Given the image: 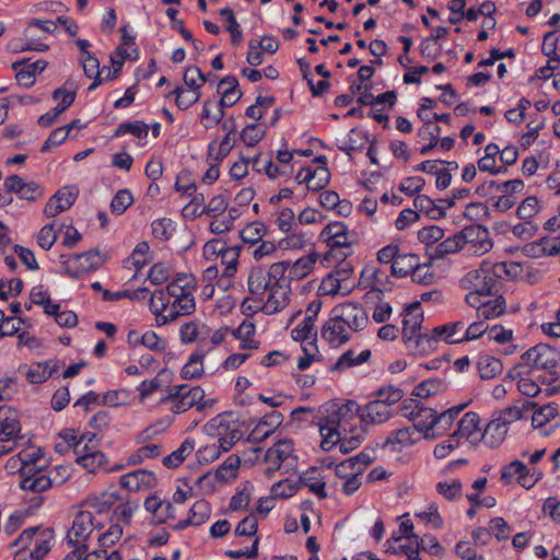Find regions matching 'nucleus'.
I'll use <instances>...</instances> for the list:
<instances>
[{"instance_id": "nucleus-1", "label": "nucleus", "mask_w": 560, "mask_h": 560, "mask_svg": "<svg viewBox=\"0 0 560 560\" xmlns=\"http://www.w3.org/2000/svg\"><path fill=\"white\" fill-rule=\"evenodd\" d=\"M369 323V316L359 303L347 302L336 305L329 318L322 327V338L331 347H340L362 331Z\"/></svg>"}, {"instance_id": "nucleus-2", "label": "nucleus", "mask_w": 560, "mask_h": 560, "mask_svg": "<svg viewBox=\"0 0 560 560\" xmlns=\"http://www.w3.org/2000/svg\"><path fill=\"white\" fill-rule=\"evenodd\" d=\"M359 405L355 401H348L332 410L319 423V432L323 438L322 448L331 450L341 443L342 438L354 435V429H363L359 417Z\"/></svg>"}, {"instance_id": "nucleus-3", "label": "nucleus", "mask_w": 560, "mask_h": 560, "mask_svg": "<svg viewBox=\"0 0 560 560\" xmlns=\"http://www.w3.org/2000/svg\"><path fill=\"white\" fill-rule=\"evenodd\" d=\"M523 265H525L524 261H512L510 264L504 261L494 264L482 261L478 269L468 271L460 279V288L476 293L494 295L499 292V288L501 287L498 278H500L502 273L516 277Z\"/></svg>"}, {"instance_id": "nucleus-4", "label": "nucleus", "mask_w": 560, "mask_h": 560, "mask_svg": "<svg viewBox=\"0 0 560 560\" xmlns=\"http://www.w3.org/2000/svg\"><path fill=\"white\" fill-rule=\"evenodd\" d=\"M460 247H427L428 262H421L417 254L408 252L407 247H400L395 261L390 265L392 273L398 277L411 275L412 280L418 283H429L432 275L427 272L428 264L440 266L448 254H455Z\"/></svg>"}, {"instance_id": "nucleus-5", "label": "nucleus", "mask_w": 560, "mask_h": 560, "mask_svg": "<svg viewBox=\"0 0 560 560\" xmlns=\"http://www.w3.org/2000/svg\"><path fill=\"white\" fill-rule=\"evenodd\" d=\"M203 397L205 390L200 386L183 384L172 386L161 402L170 404V410L174 413L186 412L192 407L202 411L213 406L212 400H203Z\"/></svg>"}, {"instance_id": "nucleus-6", "label": "nucleus", "mask_w": 560, "mask_h": 560, "mask_svg": "<svg viewBox=\"0 0 560 560\" xmlns=\"http://www.w3.org/2000/svg\"><path fill=\"white\" fill-rule=\"evenodd\" d=\"M206 430L214 439L213 442L221 444L223 452H228L243 435L237 420L231 412L211 419L206 424Z\"/></svg>"}, {"instance_id": "nucleus-7", "label": "nucleus", "mask_w": 560, "mask_h": 560, "mask_svg": "<svg viewBox=\"0 0 560 560\" xmlns=\"http://www.w3.org/2000/svg\"><path fill=\"white\" fill-rule=\"evenodd\" d=\"M95 526L92 511L82 510L77 513L71 528L67 533L68 542L75 547L73 555L77 556V560H82V557L86 553L88 546L85 541Z\"/></svg>"}, {"instance_id": "nucleus-8", "label": "nucleus", "mask_w": 560, "mask_h": 560, "mask_svg": "<svg viewBox=\"0 0 560 560\" xmlns=\"http://www.w3.org/2000/svg\"><path fill=\"white\" fill-rule=\"evenodd\" d=\"M42 31L46 35L55 34L57 31V21L51 20H39L32 19L27 23V26L24 30V37L26 43L24 45H19L18 43H10L9 47L12 51H46L48 49V45L40 42L42 37L37 36L36 31Z\"/></svg>"}, {"instance_id": "nucleus-9", "label": "nucleus", "mask_w": 560, "mask_h": 560, "mask_svg": "<svg viewBox=\"0 0 560 560\" xmlns=\"http://www.w3.org/2000/svg\"><path fill=\"white\" fill-rule=\"evenodd\" d=\"M273 288L262 296L261 311L265 314H276L284 310L290 302L291 288L287 277H282V271L277 267L273 275Z\"/></svg>"}, {"instance_id": "nucleus-10", "label": "nucleus", "mask_w": 560, "mask_h": 560, "mask_svg": "<svg viewBox=\"0 0 560 560\" xmlns=\"http://www.w3.org/2000/svg\"><path fill=\"white\" fill-rule=\"evenodd\" d=\"M60 262L72 278H79L98 268L103 260L98 252L91 248L79 254H61Z\"/></svg>"}, {"instance_id": "nucleus-11", "label": "nucleus", "mask_w": 560, "mask_h": 560, "mask_svg": "<svg viewBox=\"0 0 560 560\" xmlns=\"http://www.w3.org/2000/svg\"><path fill=\"white\" fill-rule=\"evenodd\" d=\"M267 477H271L276 471L284 468L288 471L293 467L295 458L293 457V443L291 440H280L265 453Z\"/></svg>"}, {"instance_id": "nucleus-12", "label": "nucleus", "mask_w": 560, "mask_h": 560, "mask_svg": "<svg viewBox=\"0 0 560 560\" xmlns=\"http://www.w3.org/2000/svg\"><path fill=\"white\" fill-rule=\"evenodd\" d=\"M521 360L525 366L546 370L553 375L552 370L557 368L560 362V353L546 343H539L524 352Z\"/></svg>"}, {"instance_id": "nucleus-13", "label": "nucleus", "mask_w": 560, "mask_h": 560, "mask_svg": "<svg viewBox=\"0 0 560 560\" xmlns=\"http://www.w3.org/2000/svg\"><path fill=\"white\" fill-rule=\"evenodd\" d=\"M279 267L282 271V277H285L288 269L287 261L275 262L270 266L269 270L266 271L260 267L252 268L247 279L248 290L253 295L265 296L273 288V275L275 269Z\"/></svg>"}, {"instance_id": "nucleus-14", "label": "nucleus", "mask_w": 560, "mask_h": 560, "mask_svg": "<svg viewBox=\"0 0 560 560\" xmlns=\"http://www.w3.org/2000/svg\"><path fill=\"white\" fill-rule=\"evenodd\" d=\"M241 248L242 247H222L215 253V260H219L217 264L221 272L215 284L222 291H226L232 285V278L237 271Z\"/></svg>"}, {"instance_id": "nucleus-15", "label": "nucleus", "mask_w": 560, "mask_h": 560, "mask_svg": "<svg viewBox=\"0 0 560 560\" xmlns=\"http://www.w3.org/2000/svg\"><path fill=\"white\" fill-rule=\"evenodd\" d=\"M384 273L381 269L368 265L361 271L359 284L365 289H370L365 294V301H382V291L385 285Z\"/></svg>"}, {"instance_id": "nucleus-16", "label": "nucleus", "mask_w": 560, "mask_h": 560, "mask_svg": "<svg viewBox=\"0 0 560 560\" xmlns=\"http://www.w3.org/2000/svg\"><path fill=\"white\" fill-rule=\"evenodd\" d=\"M78 197L75 186H66L56 191L47 201L44 212L47 217H56L60 212L68 210Z\"/></svg>"}, {"instance_id": "nucleus-17", "label": "nucleus", "mask_w": 560, "mask_h": 560, "mask_svg": "<svg viewBox=\"0 0 560 560\" xmlns=\"http://www.w3.org/2000/svg\"><path fill=\"white\" fill-rule=\"evenodd\" d=\"M322 307L320 300L312 301L305 312L303 322L292 329L291 335L294 340H306L312 339L316 336L317 330L315 327V320Z\"/></svg>"}, {"instance_id": "nucleus-18", "label": "nucleus", "mask_w": 560, "mask_h": 560, "mask_svg": "<svg viewBox=\"0 0 560 560\" xmlns=\"http://www.w3.org/2000/svg\"><path fill=\"white\" fill-rule=\"evenodd\" d=\"M423 312L420 302H413L404 310L402 315V340L408 341L419 332L423 331Z\"/></svg>"}, {"instance_id": "nucleus-19", "label": "nucleus", "mask_w": 560, "mask_h": 560, "mask_svg": "<svg viewBox=\"0 0 560 560\" xmlns=\"http://www.w3.org/2000/svg\"><path fill=\"white\" fill-rule=\"evenodd\" d=\"M8 192H15L21 199L36 200L43 196V187L35 182H24L19 175H11L4 179Z\"/></svg>"}, {"instance_id": "nucleus-20", "label": "nucleus", "mask_w": 560, "mask_h": 560, "mask_svg": "<svg viewBox=\"0 0 560 560\" xmlns=\"http://www.w3.org/2000/svg\"><path fill=\"white\" fill-rule=\"evenodd\" d=\"M21 432L18 411L7 405L0 407V442L16 439Z\"/></svg>"}, {"instance_id": "nucleus-21", "label": "nucleus", "mask_w": 560, "mask_h": 560, "mask_svg": "<svg viewBox=\"0 0 560 560\" xmlns=\"http://www.w3.org/2000/svg\"><path fill=\"white\" fill-rule=\"evenodd\" d=\"M480 418L476 412H467L457 423V430L453 435L459 439H466L471 444L481 442Z\"/></svg>"}, {"instance_id": "nucleus-22", "label": "nucleus", "mask_w": 560, "mask_h": 560, "mask_svg": "<svg viewBox=\"0 0 560 560\" xmlns=\"http://www.w3.org/2000/svg\"><path fill=\"white\" fill-rule=\"evenodd\" d=\"M360 421L365 424H382L392 417V408L383 400H372L362 409L359 407Z\"/></svg>"}, {"instance_id": "nucleus-23", "label": "nucleus", "mask_w": 560, "mask_h": 560, "mask_svg": "<svg viewBox=\"0 0 560 560\" xmlns=\"http://www.w3.org/2000/svg\"><path fill=\"white\" fill-rule=\"evenodd\" d=\"M56 479L45 475L42 469L33 470L26 468L23 478L20 480V488L34 493L44 492L50 489Z\"/></svg>"}, {"instance_id": "nucleus-24", "label": "nucleus", "mask_w": 560, "mask_h": 560, "mask_svg": "<svg viewBox=\"0 0 560 560\" xmlns=\"http://www.w3.org/2000/svg\"><path fill=\"white\" fill-rule=\"evenodd\" d=\"M283 416L279 411H271L270 413L264 416L261 420L256 424V427L249 433L248 440L253 442H260L267 438H269L275 430L282 423Z\"/></svg>"}, {"instance_id": "nucleus-25", "label": "nucleus", "mask_w": 560, "mask_h": 560, "mask_svg": "<svg viewBox=\"0 0 560 560\" xmlns=\"http://www.w3.org/2000/svg\"><path fill=\"white\" fill-rule=\"evenodd\" d=\"M439 340H441L440 335L434 334L433 329L430 331L423 330L413 338H409L405 345L410 351L428 354L435 350Z\"/></svg>"}, {"instance_id": "nucleus-26", "label": "nucleus", "mask_w": 560, "mask_h": 560, "mask_svg": "<svg viewBox=\"0 0 560 560\" xmlns=\"http://www.w3.org/2000/svg\"><path fill=\"white\" fill-rule=\"evenodd\" d=\"M319 254L312 252L308 255L296 259L293 264L288 262V276L289 282L291 280H301L308 276L313 270L315 264L318 261Z\"/></svg>"}, {"instance_id": "nucleus-27", "label": "nucleus", "mask_w": 560, "mask_h": 560, "mask_svg": "<svg viewBox=\"0 0 560 560\" xmlns=\"http://www.w3.org/2000/svg\"><path fill=\"white\" fill-rule=\"evenodd\" d=\"M119 482L128 490L138 491L142 488H151L155 483V477L151 471L138 469L121 476Z\"/></svg>"}, {"instance_id": "nucleus-28", "label": "nucleus", "mask_w": 560, "mask_h": 560, "mask_svg": "<svg viewBox=\"0 0 560 560\" xmlns=\"http://www.w3.org/2000/svg\"><path fill=\"white\" fill-rule=\"evenodd\" d=\"M508 425L499 417L489 421L481 433V441L490 448L498 447L505 439Z\"/></svg>"}, {"instance_id": "nucleus-29", "label": "nucleus", "mask_w": 560, "mask_h": 560, "mask_svg": "<svg viewBox=\"0 0 560 560\" xmlns=\"http://www.w3.org/2000/svg\"><path fill=\"white\" fill-rule=\"evenodd\" d=\"M466 324L467 320L459 319L438 326L433 328V331L447 343H460L465 342Z\"/></svg>"}, {"instance_id": "nucleus-30", "label": "nucleus", "mask_w": 560, "mask_h": 560, "mask_svg": "<svg viewBox=\"0 0 560 560\" xmlns=\"http://www.w3.org/2000/svg\"><path fill=\"white\" fill-rule=\"evenodd\" d=\"M197 281L192 275H180L166 287L165 293L170 301L194 292Z\"/></svg>"}, {"instance_id": "nucleus-31", "label": "nucleus", "mask_w": 560, "mask_h": 560, "mask_svg": "<svg viewBox=\"0 0 560 560\" xmlns=\"http://www.w3.org/2000/svg\"><path fill=\"white\" fill-rule=\"evenodd\" d=\"M122 536V528L120 525H112L104 534L98 537L100 547L102 549L88 553L84 560H98L102 553H106V548L115 545Z\"/></svg>"}, {"instance_id": "nucleus-32", "label": "nucleus", "mask_w": 560, "mask_h": 560, "mask_svg": "<svg viewBox=\"0 0 560 560\" xmlns=\"http://www.w3.org/2000/svg\"><path fill=\"white\" fill-rule=\"evenodd\" d=\"M420 439V435L415 430V428L406 427L398 430L393 431L387 439L385 440L384 446L392 445L393 450H396L395 446L406 447L415 444Z\"/></svg>"}, {"instance_id": "nucleus-33", "label": "nucleus", "mask_w": 560, "mask_h": 560, "mask_svg": "<svg viewBox=\"0 0 560 560\" xmlns=\"http://www.w3.org/2000/svg\"><path fill=\"white\" fill-rule=\"evenodd\" d=\"M172 301H170L168 295L164 290H155L150 299V310L156 316L158 323L164 325L171 319L165 317L170 313L168 306H171Z\"/></svg>"}, {"instance_id": "nucleus-34", "label": "nucleus", "mask_w": 560, "mask_h": 560, "mask_svg": "<svg viewBox=\"0 0 560 560\" xmlns=\"http://www.w3.org/2000/svg\"><path fill=\"white\" fill-rule=\"evenodd\" d=\"M170 313L165 315L168 319L175 320L179 316L191 314L196 310V302L192 292L184 294L182 298L172 300L168 306Z\"/></svg>"}, {"instance_id": "nucleus-35", "label": "nucleus", "mask_w": 560, "mask_h": 560, "mask_svg": "<svg viewBox=\"0 0 560 560\" xmlns=\"http://www.w3.org/2000/svg\"><path fill=\"white\" fill-rule=\"evenodd\" d=\"M118 495L115 492H103L100 495L89 497L82 502V506L93 510L97 514L108 512L117 502Z\"/></svg>"}, {"instance_id": "nucleus-36", "label": "nucleus", "mask_w": 560, "mask_h": 560, "mask_svg": "<svg viewBox=\"0 0 560 560\" xmlns=\"http://www.w3.org/2000/svg\"><path fill=\"white\" fill-rule=\"evenodd\" d=\"M371 358V351L369 349L363 350L359 354H355L353 350H348L337 360L332 365L331 370L342 372L352 366L360 365L366 362Z\"/></svg>"}, {"instance_id": "nucleus-37", "label": "nucleus", "mask_w": 560, "mask_h": 560, "mask_svg": "<svg viewBox=\"0 0 560 560\" xmlns=\"http://www.w3.org/2000/svg\"><path fill=\"white\" fill-rule=\"evenodd\" d=\"M234 147L231 135H225L218 144L217 139L209 142L207 147V160L223 161Z\"/></svg>"}, {"instance_id": "nucleus-38", "label": "nucleus", "mask_w": 560, "mask_h": 560, "mask_svg": "<svg viewBox=\"0 0 560 560\" xmlns=\"http://www.w3.org/2000/svg\"><path fill=\"white\" fill-rule=\"evenodd\" d=\"M343 282L345 280L330 272L322 280L318 292L322 295H335L337 293L347 295L351 292V289L347 285H343Z\"/></svg>"}, {"instance_id": "nucleus-39", "label": "nucleus", "mask_w": 560, "mask_h": 560, "mask_svg": "<svg viewBox=\"0 0 560 560\" xmlns=\"http://www.w3.org/2000/svg\"><path fill=\"white\" fill-rule=\"evenodd\" d=\"M352 255L351 247H329L323 255H319L318 262L324 268H331L332 271L338 267L345 257Z\"/></svg>"}, {"instance_id": "nucleus-40", "label": "nucleus", "mask_w": 560, "mask_h": 560, "mask_svg": "<svg viewBox=\"0 0 560 560\" xmlns=\"http://www.w3.org/2000/svg\"><path fill=\"white\" fill-rule=\"evenodd\" d=\"M441 127L438 125L421 126L417 136L421 140H428L429 143L419 149L420 154L428 155L439 144Z\"/></svg>"}, {"instance_id": "nucleus-41", "label": "nucleus", "mask_w": 560, "mask_h": 560, "mask_svg": "<svg viewBox=\"0 0 560 560\" xmlns=\"http://www.w3.org/2000/svg\"><path fill=\"white\" fill-rule=\"evenodd\" d=\"M505 310V300L502 296H497L493 300H488L480 304L477 316L478 318L493 319L504 314Z\"/></svg>"}, {"instance_id": "nucleus-42", "label": "nucleus", "mask_w": 560, "mask_h": 560, "mask_svg": "<svg viewBox=\"0 0 560 560\" xmlns=\"http://www.w3.org/2000/svg\"><path fill=\"white\" fill-rule=\"evenodd\" d=\"M194 450L195 441L187 438L177 450L163 458L164 466L167 468L178 467Z\"/></svg>"}, {"instance_id": "nucleus-43", "label": "nucleus", "mask_w": 560, "mask_h": 560, "mask_svg": "<svg viewBox=\"0 0 560 560\" xmlns=\"http://www.w3.org/2000/svg\"><path fill=\"white\" fill-rule=\"evenodd\" d=\"M127 133H130L138 139L147 138L149 133V126L141 120L125 121L117 126L113 137L119 138Z\"/></svg>"}, {"instance_id": "nucleus-44", "label": "nucleus", "mask_w": 560, "mask_h": 560, "mask_svg": "<svg viewBox=\"0 0 560 560\" xmlns=\"http://www.w3.org/2000/svg\"><path fill=\"white\" fill-rule=\"evenodd\" d=\"M435 421H436V410H433L432 408L422 407V409L419 410V416L415 420L412 427L420 435L421 433H424L425 436H428V433L430 430L435 429Z\"/></svg>"}, {"instance_id": "nucleus-45", "label": "nucleus", "mask_w": 560, "mask_h": 560, "mask_svg": "<svg viewBox=\"0 0 560 560\" xmlns=\"http://www.w3.org/2000/svg\"><path fill=\"white\" fill-rule=\"evenodd\" d=\"M235 338L241 340V349H256L258 342L253 340L255 335V325L253 322L245 319L234 331Z\"/></svg>"}, {"instance_id": "nucleus-46", "label": "nucleus", "mask_w": 560, "mask_h": 560, "mask_svg": "<svg viewBox=\"0 0 560 560\" xmlns=\"http://www.w3.org/2000/svg\"><path fill=\"white\" fill-rule=\"evenodd\" d=\"M413 206L417 211L424 212L432 219H440L445 215L441 207H438L435 201L427 195H417L413 199Z\"/></svg>"}, {"instance_id": "nucleus-47", "label": "nucleus", "mask_w": 560, "mask_h": 560, "mask_svg": "<svg viewBox=\"0 0 560 560\" xmlns=\"http://www.w3.org/2000/svg\"><path fill=\"white\" fill-rule=\"evenodd\" d=\"M502 362L494 357L485 355L478 361L479 375L483 380H490L497 376L502 372Z\"/></svg>"}, {"instance_id": "nucleus-48", "label": "nucleus", "mask_w": 560, "mask_h": 560, "mask_svg": "<svg viewBox=\"0 0 560 560\" xmlns=\"http://www.w3.org/2000/svg\"><path fill=\"white\" fill-rule=\"evenodd\" d=\"M203 374V354L195 352L189 357L188 362L183 366L180 375L184 380H195Z\"/></svg>"}, {"instance_id": "nucleus-49", "label": "nucleus", "mask_w": 560, "mask_h": 560, "mask_svg": "<svg viewBox=\"0 0 560 560\" xmlns=\"http://www.w3.org/2000/svg\"><path fill=\"white\" fill-rule=\"evenodd\" d=\"M171 94L175 95V103L178 109L186 110L196 104L201 97V91L185 90L182 86L174 89Z\"/></svg>"}, {"instance_id": "nucleus-50", "label": "nucleus", "mask_w": 560, "mask_h": 560, "mask_svg": "<svg viewBox=\"0 0 560 560\" xmlns=\"http://www.w3.org/2000/svg\"><path fill=\"white\" fill-rule=\"evenodd\" d=\"M153 236L162 242L168 241L176 231V222L170 218L154 220L151 224Z\"/></svg>"}, {"instance_id": "nucleus-51", "label": "nucleus", "mask_w": 560, "mask_h": 560, "mask_svg": "<svg viewBox=\"0 0 560 560\" xmlns=\"http://www.w3.org/2000/svg\"><path fill=\"white\" fill-rule=\"evenodd\" d=\"M75 462L89 472L94 474L106 464L107 459L103 452L96 450L75 458Z\"/></svg>"}, {"instance_id": "nucleus-52", "label": "nucleus", "mask_w": 560, "mask_h": 560, "mask_svg": "<svg viewBox=\"0 0 560 560\" xmlns=\"http://www.w3.org/2000/svg\"><path fill=\"white\" fill-rule=\"evenodd\" d=\"M265 226L264 224L259 222H253L248 224L242 232L241 237L245 243H248L249 245H273L272 243L262 241V236L265 234Z\"/></svg>"}, {"instance_id": "nucleus-53", "label": "nucleus", "mask_w": 560, "mask_h": 560, "mask_svg": "<svg viewBox=\"0 0 560 560\" xmlns=\"http://www.w3.org/2000/svg\"><path fill=\"white\" fill-rule=\"evenodd\" d=\"M558 416V408L555 404L540 406L532 416V423L535 428H544Z\"/></svg>"}, {"instance_id": "nucleus-54", "label": "nucleus", "mask_w": 560, "mask_h": 560, "mask_svg": "<svg viewBox=\"0 0 560 560\" xmlns=\"http://www.w3.org/2000/svg\"><path fill=\"white\" fill-rule=\"evenodd\" d=\"M240 457L236 455H230L224 463L215 470V478L219 481H229L237 475L240 467Z\"/></svg>"}, {"instance_id": "nucleus-55", "label": "nucleus", "mask_w": 560, "mask_h": 560, "mask_svg": "<svg viewBox=\"0 0 560 560\" xmlns=\"http://www.w3.org/2000/svg\"><path fill=\"white\" fill-rule=\"evenodd\" d=\"M183 79L186 86L192 91H201V86L207 82L206 74L197 66L187 67Z\"/></svg>"}, {"instance_id": "nucleus-56", "label": "nucleus", "mask_w": 560, "mask_h": 560, "mask_svg": "<svg viewBox=\"0 0 560 560\" xmlns=\"http://www.w3.org/2000/svg\"><path fill=\"white\" fill-rule=\"evenodd\" d=\"M219 13L228 22L226 28L231 34V44L234 46L238 45L243 39V34L233 10L230 8H223Z\"/></svg>"}, {"instance_id": "nucleus-57", "label": "nucleus", "mask_w": 560, "mask_h": 560, "mask_svg": "<svg viewBox=\"0 0 560 560\" xmlns=\"http://www.w3.org/2000/svg\"><path fill=\"white\" fill-rule=\"evenodd\" d=\"M133 202V196L129 189L118 190L112 199L110 209L112 212L120 215L122 214Z\"/></svg>"}, {"instance_id": "nucleus-58", "label": "nucleus", "mask_w": 560, "mask_h": 560, "mask_svg": "<svg viewBox=\"0 0 560 560\" xmlns=\"http://www.w3.org/2000/svg\"><path fill=\"white\" fill-rule=\"evenodd\" d=\"M465 407L466 405L463 404L448 408L447 410L440 413L436 412L435 429L440 432L446 431Z\"/></svg>"}, {"instance_id": "nucleus-59", "label": "nucleus", "mask_w": 560, "mask_h": 560, "mask_svg": "<svg viewBox=\"0 0 560 560\" xmlns=\"http://www.w3.org/2000/svg\"><path fill=\"white\" fill-rule=\"evenodd\" d=\"M207 327L198 322H187L182 325L179 334L180 340L184 343H191L199 339V336L205 332Z\"/></svg>"}, {"instance_id": "nucleus-60", "label": "nucleus", "mask_w": 560, "mask_h": 560, "mask_svg": "<svg viewBox=\"0 0 560 560\" xmlns=\"http://www.w3.org/2000/svg\"><path fill=\"white\" fill-rule=\"evenodd\" d=\"M60 222L52 221L49 224L44 225L37 235V245H55L60 237Z\"/></svg>"}, {"instance_id": "nucleus-61", "label": "nucleus", "mask_w": 560, "mask_h": 560, "mask_svg": "<svg viewBox=\"0 0 560 560\" xmlns=\"http://www.w3.org/2000/svg\"><path fill=\"white\" fill-rule=\"evenodd\" d=\"M558 36L556 31L547 32L542 38L541 52L550 59L560 65V55L557 52Z\"/></svg>"}, {"instance_id": "nucleus-62", "label": "nucleus", "mask_w": 560, "mask_h": 560, "mask_svg": "<svg viewBox=\"0 0 560 560\" xmlns=\"http://www.w3.org/2000/svg\"><path fill=\"white\" fill-rule=\"evenodd\" d=\"M312 182L310 185L311 191H319L324 189L330 180V171L328 166H311Z\"/></svg>"}, {"instance_id": "nucleus-63", "label": "nucleus", "mask_w": 560, "mask_h": 560, "mask_svg": "<svg viewBox=\"0 0 560 560\" xmlns=\"http://www.w3.org/2000/svg\"><path fill=\"white\" fill-rule=\"evenodd\" d=\"M265 137V130L257 124H249L240 133L241 140L247 147H255Z\"/></svg>"}, {"instance_id": "nucleus-64", "label": "nucleus", "mask_w": 560, "mask_h": 560, "mask_svg": "<svg viewBox=\"0 0 560 560\" xmlns=\"http://www.w3.org/2000/svg\"><path fill=\"white\" fill-rule=\"evenodd\" d=\"M209 514L210 508L208 502L203 500L197 501L189 511L188 522H190L192 526H199L209 518Z\"/></svg>"}]
</instances>
